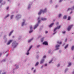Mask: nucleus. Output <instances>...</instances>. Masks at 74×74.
<instances>
[{
	"instance_id": "1",
	"label": "nucleus",
	"mask_w": 74,
	"mask_h": 74,
	"mask_svg": "<svg viewBox=\"0 0 74 74\" xmlns=\"http://www.w3.org/2000/svg\"><path fill=\"white\" fill-rule=\"evenodd\" d=\"M47 11V8H45L44 10H41L38 13V15H41V12L42 13H44L46 12Z\"/></svg>"
},
{
	"instance_id": "2",
	"label": "nucleus",
	"mask_w": 74,
	"mask_h": 74,
	"mask_svg": "<svg viewBox=\"0 0 74 74\" xmlns=\"http://www.w3.org/2000/svg\"><path fill=\"white\" fill-rule=\"evenodd\" d=\"M18 44L17 43H16L15 42H13L12 44V46H14V48H15L17 45H18Z\"/></svg>"
},
{
	"instance_id": "3",
	"label": "nucleus",
	"mask_w": 74,
	"mask_h": 74,
	"mask_svg": "<svg viewBox=\"0 0 74 74\" xmlns=\"http://www.w3.org/2000/svg\"><path fill=\"white\" fill-rule=\"evenodd\" d=\"M73 25H71V26H68V27L67 28V30L68 31H70V30L71 29V27H73Z\"/></svg>"
},
{
	"instance_id": "4",
	"label": "nucleus",
	"mask_w": 74,
	"mask_h": 74,
	"mask_svg": "<svg viewBox=\"0 0 74 74\" xmlns=\"http://www.w3.org/2000/svg\"><path fill=\"white\" fill-rule=\"evenodd\" d=\"M32 46H31L29 48V49L28 50L27 52V55H29V51H30V49H32Z\"/></svg>"
},
{
	"instance_id": "5",
	"label": "nucleus",
	"mask_w": 74,
	"mask_h": 74,
	"mask_svg": "<svg viewBox=\"0 0 74 74\" xmlns=\"http://www.w3.org/2000/svg\"><path fill=\"white\" fill-rule=\"evenodd\" d=\"M60 47V45H56V50L59 49V48Z\"/></svg>"
},
{
	"instance_id": "6",
	"label": "nucleus",
	"mask_w": 74,
	"mask_h": 74,
	"mask_svg": "<svg viewBox=\"0 0 74 74\" xmlns=\"http://www.w3.org/2000/svg\"><path fill=\"white\" fill-rule=\"evenodd\" d=\"M60 28V26H58V27H56L54 29V31L55 32L56 30V29H59V28Z\"/></svg>"
},
{
	"instance_id": "7",
	"label": "nucleus",
	"mask_w": 74,
	"mask_h": 74,
	"mask_svg": "<svg viewBox=\"0 0 74 74\" xmlns=\"http://www.w3.org/2000/svg\"><path fill=\"white\" fill-rule=\"evenodd\" d=\"M12 42V40H9L7 43V45H10L11 44V42Z\"/></svg>"
},
{
	"instance_id": "8",
	"label": "nucleus",
	"mask_w": 74,
	"mask_h": 74,
	"mask_svg": "<svg viewBox=\"0 0 74 74\" xmlns=\"http://www.w3.org/2000/svg\"><path fill=\"white\" fill-rule=\"evenodd\" d=\"M43 45H48V42H45L43 43Z\"/></svg>"
},
{
	"instance_id": "9",
	"label": "nucleus",
	"mask_w": 74,
	"mask_h": 74,
	"mask_svg": "<svg viewBox=\"0 0 74 74\" xmlns=\"http://www.w3.org/2000/svg\"><path fill=\"white\" fill-rule=\"evenodd\" d=\"M38 24H37L36 25H35L34 27V29H36L37 27H38Z\"/></svg>"
},
{
	"instance_id": "10",
	"label": "nucleus",
	"mask_w": 74,
	"mask_h": 74,
	"mask_svg": "<svg viewBox=\"0 0 74 74\" xmlns=\"http://www.w3.org/2000/svg\"><path fill=\"white\" fill-rule=\"evenodd\" d=\"M44 62V59H43L42 60L40 61V64H42V63Z\"/></svg>"
},
{
	"instance_id": "11",
	"label": "nucleus",
	"mask_w": 74,
	"mask_h": 74,
	"mask_svg": "<svg viewBox=\"0 0 74 74\" xmlns=\"http://www.w3.org/2000/svg\"><path fill=\"white\" fill-rule=\"evenodd\" d=\"M13 32H14V31L12 30L10 32V33L9 34V36H10L11 35V34H12V33H13Z\"/></svg>"
},
{
	"instance_id": "12",
	"label": "nucleus",
	"mask_w": 74,
	"mask_h": 74,
	"mask_svg": "<svg viewBox=\"0 0 74 74\" xmlns=\"http://www.w3.org/2000/svg\"><path fill=\"white\" fill-rule=\"evenodd\" d=\"M54 24V23H51L50 25H49V27H52V25Z\"/></svg>"
},
{
	"instance_id": "13",
	"label": "nucleus",
	"mask_w": 74,
	"mask_h": 74,
	"mask_svg": "<svg viewBox=\"0 0 74 74\" xmlns=\"http://www.w3.org/2000/svg\"><path fill=\"white\" fill-rule=\"evenodd\" d=\"M67 18V16L64 15V19H66Z\"/></svg>"
},
{
	"instance_id": "14",
	"label": "nucleus",
	"mask_w": 74,
	"mask_h": 74,
	"mask_svg": "<svg viewBox=\"0 0 74 74\" xmlns=\"http://www.w3.org/2000/svg\"><path fill=\"white\" fill-rule=\"evenodd\" d=\"M39 63H38V62H37L35 65V66H38V65Z\"/></svg>"
},
{
	"instance_id": "15",
	"label": "nucleus",
	"mask_w": 74,
	"mask_h": 74,
	"mask_svg": "<svg viewBox=\"0 0 74 74\" xmlns=\"http://www.w3.org/2000/svg\"><path fill=\"white\" fill-rule=\"evenodd\" d=\"M24 24H25V21H24L23 23H22V26H23V25H24Z\"/></svg>"
},
{
	"instance_id": "16",
	"label": "nucleus",
	"mask_w": 74,
	"mask_h": 74,
	"mask_svg": "<svg viewBox=\"0 0 74 74\" xmlns=\"http://www.w3.org/2000/svg\"><path fill=\"white\" fill-rule=\"evenodd\" d=\"M33 38H32V39L29 40L28 41V42H31V41H32V40H33Z\"/></svg>"
},
{
	"instance_id": "17",
	"label": "nucleus",
	"mask_w": 74,
	"mask_h": 74,
	"mask_svg": "<svg viewBox=\"0 0 74 74\" xmlns=\"http://www.w3.org/2000/svg\"><path fill=\"white\" fill-rule=\"evenodd\" d=\"M71 49H72V50H73V49H74V46H72Z\"/></svg>"
},
{
	"instance_id": "18",
	"label": "nucleus",
	"mask_w": 74,
	"mask_h": 74,
	"mask_svg": "<svg viewBox=\"0 0 74 74\" xmlns=\"http://www.w3.org/2000/svg\"><path fill=\"white\" fill-rule=\"evenodd\" d=\"M71 65V63H69V66H70Z\"/></svg>"
},
{
	"instance_id": "19",
	"label": "nucleus",
	"mask_w": 74,
	"mask_h": 74,
	"mask_svg": "<svg viewBox=\"0 0 74 74\" xmlns=\"http://www.w3.org/2000/svg\"><path fill=\"white\" fill-rule=\"evenodd\" d=\"M68 47V45H66L65 46V49H66V48H67Z\"/></svg>"
},
{
	"instance_id": "20",
	"label": "nucleus",
	"mask_w": 74,
	"mask_h": 74,
	"mask_svg": "<svg viewBox=\"0 0 74 74\" xmlns=\"http://www.w3.org/2000/svg\"><path fill=\"white\" fill-rule=\"evenodd\" d=\"M61 16H62V14H60L58 16H59V17H60Z\"/></svg>"
},
{
	"instance_id": "21",
	"label": "nucleus",
	"mask_w": 74,
	"mask_h": 74,
	"mask_svg": "<svg viewBox=\"0 0 74 74\" xmlns=\"http://www.w3.org/2000/svg\"><path fill=\"white\" fill-rule=\"evenodd\" d=\"M44 40V38H42L41 39V41L42 42L43 41V40Z\"/></svg>"
},
{
	"instance_id": "22",
	"label": "nucleus",
	"mask_w": 74,
	"mask_h": 74,
	"mask_svg": "<svg viewBox=\"0 0 74 74\" xmlns=\"http://www.w3.org/2000/svg\"><path fill=\"white\" fill-rule=\"evenodd\" d=\"M38 23H40V20H39V19H38Z\"/></svg>"
},
{
	"instance_id": "23",
	"label": "nucleus",
	"mask_w": 74,
	"mask_h": 74,
	"mask_svg": "<svg viewBox=\"0 0 74 74\" xmlns=\"http://www.w3.org/2000/svg\"><path fill=\"white\" fill-rule=\"evenodd\" d=\"M33 27L32 26H30V29H32V28Z\"/></svg>"
},
{
	"instance_id": "24",
	"label": "nucleus",
	"mask_w": 74,
	"mask_h": 74,
	"mask_svg": "<svg viewBox=\"0 0 74 74\" xmlns=\"http://www.w3.org/2000/svg\"><path fill=\"white\" fill-rule=\"evenodd\" d=\"M58 42V44H61V43H62V42H59V41H58V42Z\"/></svg>"
},
{
	"instance_id": "25",
	"label": "nucleus",
	"mask_w": 74,
	"mask_h": 74,
	"mask_svg": "<svg viewBox=\"0 0 74 74\" xmlns=\"http://www.w3.org/2000/svg\"><path fill=\"white\" fill-rule=\"evenodd\" d=\"M9 16V14H8L6 16H5V18H7Z\"/></svg>"
},
{
	"instance_id": "26",
	"label": "nucleus",
	"mask_w": 74,
	"mask_h": 74,
	"mask_svg": "<svg viewBox=\"0 0 74 74\" xmlns=\"http://www.w3.org/2000/svg\"><path fill=\"white\" fill-rule=\"evenodd\" d=\"M32 32H33V30H30V31L29 32V33H32Z\"/></svg>"
},
{
	"instance_id": "27",
	"label": "nucleus",
	"mask_w": 74,
	"mask_h": 74,
	"mask_svg": "<svg viewBox=\"0 0 74 74\" xmlns=\"http://www.w3.org/2000/svg\"><path fill=\"white\" fill-rule=\"evenodd\" d=\"M71 8H69L67 10V11H69V10H71Z\"/></svg>"
},
{
	"instance_id": "28",
	"label": "nucleus",
	"mask_w": 74,
	"mask_h": 74,
	"mask_svg": "<svg viewBox=\"0 0 74 74\" xmlns=\"http://www.w3.org/2000/svg\"><path fill=\"white\" fill-rule=\"evenodd\" d=\"M52 62V60H51L49 62V63H51Z\"/></svg>"
},
{
	"instance_id": "29",
	"label": "nucleus",
	"mask_w": 74,
	"mask_h": 74,
	"mask_svg": "<svg viewBox=\"0 0 74 74\" xmlns=\"http://www.w3.org/2000/svg\"><path fill=\"white\" fill-rule=\"evenodd\" d=\"M13 16H14V15H12L11 16V18H12Z\"/></svg>"
},
{
	"instance_id": "30",
	"label": "nucleus",
	"mask_w": 74,
	"mask_h": 74,
	"mask_svg": "<svg viewBox=\"0 0 74 74\" xmlns=\"http://www.w3.org/2000/svg\"><path fill=\"white\" fill-rule=\"evenodd\" d=\"M62 33H63V34H64V33H66V31H64V32H62Z\"/></svg>"
},
{
	"instance_id": "31",
	"label": "nucleus",
	"mask_w": 74,
	"mask_h": 74,
	"mask_svg": "<svg viewBox=\"0 0 74 74\" xmlns=\"http://www.w3.org/2000/svg\"><path fill=\"white\" fill-rule=\"evenodd\" d=\"M2 1H3V0H0V3L2 2Z\"/></svg>"
},
{
	"instance_id": "32",
	"label": "nucleus",
	"mask_w": 74,
	"mask_h": 74,
	"mask_svg": "<svg viewBox=\"0 0 74 74\" xmlns=\"http://www.w3.org/2000/svg\"><path fill=\"white\" fill-rule=\"evenodd\" d=\"M68 19H71V17H70V16H69V17H68Z\"/></svg>"
},
{
	"instance_id": "33",
	"label": "nucleus",
	"mask_w": 74,
	"mask_h": 74,
	"mask_svg": "<svg viewBox=\"0 0 74 74\" xmlns=\"http://www.w3.org/2000/svg\"><path fill=\"white\" fill-rule=\"evenodd\" d=\"M46 58V56H43V58Z\"/></svg>"
},
{
	"instance_id": "34",
	"label": "nucleus",
	"mask_w": 74,
	"mask_h": 74,
	"mask_svg": "<svg viewBox=\"0 0 74 74\" xmlns=\"http://www.w3.org/2000/svg\"><path fill=\"white\" fill-rule=\"evenodd\" d=\"M45 19H42L41 20H42V21H44V20H45Z\"/></svg>"
},
{
	"instance_id": "35",
	"label": "nucleus",
	"mask_w": 74,
	"mask_h": 74,
	"mask_svg": "<svg viewBox=\"0 0 74 74\" xmlns=\"http://www.w3.org/2000/svg\"><path fill=\"white\" fill-rule=\"evenodd\" d=\"M18 67H19L18 66H17L16 67V69H18Z\"/></svg>"
},
{
	"instance_id": "36",
	"label": "nucleus",
	"mask_w": 74,
	"mask_h": 74,
	"mask_svg": "<svg viewBox=\"0 0 74 74\" xmlns=\"http://www.w3.org/2000/svg\"><path fill=\"white\" fill-rule=\"evenodd\" d=\"M60 66V64H58V65L57 66L58 67H59Z\"/></svg>"
},
{
	"instance_id": "37",
	"label": "nucleus",
	"mask_w": 74,
	"mask_h": 74,
	"mask_svg": "<svg viewBox=\"0 0 74 74\" xmlns=\"http://www.w3.org/2000/svg\"><path fill=\"white\" fill-rule=\"evenodd\" d=\"M61 1H62V0H60L59 1V2H61Z\"/></svg>"
},
{
	"instance_id": "38",
	"label": "nucleus",
	"mask_w": 74,
	"mask_h": 74,
	"mask_svg": "<svg viewBox=\"0 0 74 74\" xmlns=\"http://www.w3.org/2000/svg\"><path fill=\"white\" fill-rule=\"evenodd\" d=\"M36 70H34V71H33V72L34 73H35V72H36Z\"/></svg>"
},
{
	"instance_id": "39",
	"label": "nucleus",
	"mask_w": 74,
	"mask_h": 74,
	"mask_svg": "<svg viewBox=\"0 0 74 74\" xmlns=\"http://www.w3.org/2000/svg\"><path fill=\"white\" fill-rule=\"evenodd\" d=\"M29 6H30V5H29ZM30 8V6H29L28 7V9H29V8Z\"/></svg>"
},
{
	"instance_id": "40",
	"label": "nucleus",
	"mask_w": 74,
	"mask_h": 74,
	"mask_svg": "<svg viewBox=\"0 0 74 74\" xmlns=\"http://www.w3.org/2000/svg\"><path fill=\"white\" fill-rule=\"evenodd\" d=\"M8 8H9V7H8L6 9H7V10H8Z\"/></svg>"
},
{
	"instance_id": "41",
	"label": "nucleus",
	"mask_w": 74,
	"mask_h": 74,
	"mask_svg": "<svg viewBox=\"0 0 74 74\" xmlns=\"http://www.w3.org/2000/svg\"><path fill=\"white\" fill-rule=\"evenodd\" d=\"M45 33H46V34L48 33V31H46Z\"/></svg>"
},
{
	"instance_id": "42",
	"label": "nucleus",
	"mask_w": 74,
	"mask_h": 74,
	"mask_svg": "<svg viewBox=\"0 0 74 74\" xmlns=\"http://www.w3.org/2000/svg\"><path fill=\"white\" fill-rule=\"evenodd\" d=\"M47 66V64H45V66Z\"/></svg>"
},
{
	"instance_id": "43",
	"label": "nucleus",
	"mask_w": 74,
	"mask_h": 74,
	"mask_svg": "<svg viewBox=\"0 0 74 74\" xmlns=\"http://www.w3.org/2000/svg\"><path fill=\"white\" fill-rule=\"evenodd\" d=\"M40 47V45H38L37 46V47Z\"/></svg>"
},
{
	"instance_id": "44",
	"label": "nucleus",
	"mask_w": 74,
	"mask_h": 74,
	"mask_svg": "<svg viewBox=\"0 0 74 74\" xmlns=\"http://www.w3.org/2000/svg\"><path fill=\"white\" fill-rule=\"evenodd\" d=\"M70 19H68V21H70Z\"/></svg>"
},
{
	"instance_id": "45",
	"label": "nucleus",
	"mask_w": 74,
	"mask_h": 74,
	"mask_svg": "<svg viewBox=\"0 0 74 74\" xmlns=\"http://www.w3.org/2000/svg\"><path fill=\"white\" fill-rule=\"evenodd\" d=\"M56 33V32H55L53 33V34H55Z\"/></svg>"
},
{
	"instance_id": "46",
	"label": "nucleus",
	"mask_w": 74,
	"mask_h": 74,
	"mask_svg": "<svg viewBox=\"0 0 74 74\" xmlns=\"http://www.w3.org/2000/svg\"><path fill=\"white\" fill-rule=\"evenodd\" d=\"M33 69H34V68H32V70H33Z\"/></svg>"
},
{
	"instance_id": "47",
	"label": "nucleus",
	"mask_w": 74,
	"mask_h": 74,
	"mask_svg": "<svg viewBox=\"0 0 74 74\" xmlns=\"http://www.w3.org/2000/svg\"><path fill=\"white\" fill-rule=\"evenodd\" d=\"M1 53H0V56H1Z\"/></svg>"
},
{
	"instance_id": "48",
	"label": "nucleus",
	"mask_w": 74,
	"mask_h": 74,
	"mask_svg": "<svg viewBox=\"0 0 74 74\" xmlns=\"http://www.w3.org/2000/svg\"><path fill=\"white\" fill-rule=\"evenodd\" d=\"M58 24H59V23L57 22V25H58Z\"/></svg>"
},
{
	"instance_id": "49",
	"label": "nucleus",
	"mask_w": 74,
	"mask_h": 74,
	"mask_svg": "<svg viewBox=\"0 0 74 74\" xmlns=\"http://www.w3.org/2000/svg\"><path fill=\"white\" fill-rule=\"evenodd\" d=\"M71 14H72V12H71L70 13Z\"/></svg>"
},
{
	"instance_id": "50",
	"label": "nucleus",
	"mask_w": 74,
	"mask_h": 74,
	"mask_svg": "<svg viewBox=\"0 0 74 74\" xmlns=\"http://www.w3.org/2000/svg\"><path fill=\"white\" fill-rule=\"evenodd\" d=\"M67 69H66V70H65V71H67Z\"/></svg>"
},
{
	"instance_id": "51",
	"label": "nucleus",
	"mask_w": 74,
	"mask_h": 74,
	"mask_svg": "<svg viewBox=\"0 0 74 74\" xmlns=\"http://www.w3.org/2000/svg\"><path fill=\"white\" fill-rule=\"evenodd\" d=\"M56 7H57V6H56Z\"/></svg>"
},
{
	"instance_id": "52",
	"label": "nucleus",
	"mask_w": 74,
	"mask_h": 74,
	"mask_svg": "<svg viewBox=\"0 0 74 74\" xmlns=\"http://www.w3.org/2000/svg\"><path fill=\"white\" fill-rule=\"evenodd\" d=\"M10 0H8V1H9Z\"/></svg>"
},
{
	"instance_id": "53",
	"label": "nucleus",
	"mask_w": 74,
	"mask_h": 74,
	"mask_svg": "<svg viewBox=\"0 0 74 74\" xmlns=\"http://www.w3.org/2000/svg\"><path fill=\"white\" fill-rule=\"evenodd\" d=\"M8 55L7 56H8Z\"/></svg>"
},
{
	"instance_id": "54",
	"label": "nucleus",
	"mask_w": 74,
	"mask_h": 74,
	"mask_svg": "<svg viewBox=\"0 0 74 74\" xmlns=\"http://www.w3.org/2000/svg\"><path fill=\"white\" fill-rule=\"evenodd\" d=\"M38 38H39V37Z\"/></svg>"
},
{
	"instance_id": "55",
	"label": "nucleus",
	"mask_w": 74,
	"mask_h": 74,
	"mask_svg": "<svg viewBox=\"0 0 74 74\" xmlns=\"http://www.w3.org/2000/svg\"><path fill=\"white\" fill-rule=\"evenodd\" d=\"M73 7H74V6H73Z\"/></svg>"
},
{
	"instance_id": "56",
	"label": "nucleus",
	"mask_w": 74,
	"mask_h": 74,
	"mask_svg": "<svg viewBox=\"0 0 74 74\" xmlns=\"http://www.w3.org/2000/svg\"><path fill=\"white\" fill-rule=\"evenodd\" d=\"M1 73H0V74Z\"/></svg>"
}]
</instances>
